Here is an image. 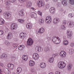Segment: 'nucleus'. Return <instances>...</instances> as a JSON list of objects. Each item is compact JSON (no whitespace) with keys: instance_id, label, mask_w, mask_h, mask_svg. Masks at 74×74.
<instances>
[{"instance_id":"18","label":"nucleus","mask_w":74,"mask_h":74,"mask_svg":"<svg viewBox=\"0 0 74 74\" xmlns=\"http://www.w3.org/2000/svg\"><path fill=\"white\" fill-rule=\"evenodd\" d=\"M7 58V54L4 53L1 55L0 56V58L1 59H6Z\"/></svg>"},{"instance_id":"7","label":"nucleus","mask_w":74,"mask_h":74,"mask_svg":"<svg viewBox=\"0 0 74 74\" xmlns=\"http://www.w3.org/2000/svg\"><path fill=\"white\" fill-rule=\"evenodd\" d=\"M35 51L37 52H40L42 51V48L40 46H36L35 47Z\"/></svg>"},{"instance_id":"34","label":"nucleus","mask_w":74,"mask_h":74,"mask_svg":"<svg viewBox=\"0 0 74 74\" xmlns=\"http://www.w3.org/2000/svg\"><path fill=\"white\" fill-rule=\"evenodd\" d=\"M69 44V41H68L65 40L63 41V44L64 45H67Z\"/></svg>"},{"instance_id":"16","label":"nucleus","mask_w":74,"mask_h":74,"mask_svg":"<svg viewBox=\"0 0 74 74\" xmlns=\"http://www.w3.org/2000/svg\"><path fill=\"white\" fill-rule=\"evenodd\" d=\"M12 38V34L11 33H9L7 36V39H8V40H10Z\"/></svg>"},{"instance_id":"63","label":"nucleus","mask_w":74,"mask_h":74,"mask_svg":"<svg viewBox=\"0 0 74 74\" xmlns=\"http://www.w3.org/2000/svg\"><path fill=\"white\" fill-rule=\"evenodd\" d=\"M56 55V56H57V54H54V55Z\"/></svg>"},{"instance_id":"56","label":"nucleus","mask_w":74,"mask_h":74,"mask_svg":"<svg viewBox=\"0 0 74 74\" xmlns=\"http://www.w3.org/2000/svg\"><path fill=\"white\" fill-rule=\"evenodd\" d=\"M3 66H4V65L3 63H0V66H1V67H3Z\"/></svg>"},{"instance_id":"17","label":"nucleus","mask_w":74,"mask_h":74,"mask_svg":"<svg viewBox=\"0 0 74 74\" xmlns=\"http://www.w3.org/2000/svg\"><path fill=\"white\" fill-rule=\"evenodd\" d=\"M50 12L51 14H54L55 12V8L51 7L50 9Z\"/></svg>"},{"instance_id":"32","label":"nucleus","mask_w":74,"mask_h":74,"mask_svg":"<svg viewBox=\"0 0 74 74\" xmlns=\"http://www.w3.org/2000/svg\"><path fill=\"white\" fill-rule=\"evenodd\" d=\"M5 73L6 74H10L11 72L8 71V69H6L4 71Z\"/></svg>"},{"instance_id":"25","label":"nucleus","mask_w":74,"mask_h":74,"mask_svg":"<svg viewBox=\"0 0 74 74\" xmlns=\"http://www.w3.org/2000/svg\"><path fill=\"white\" fill-rule=\"evenodd\" d=\"M25 48V46L24 45H21L18 47V49L20 51H22Z\"/></svg>"},{"instance_id":"37","label":"nucleus","mask_w":74,"mask_h":74,"mask_svg":"<svg viewBox=\"0 0 74 74\" xmlns=\"http://www.w3.org/2000/svg\"><path fill=\"white\" fill-rule=\"evenodd\" d=\"M74 52V49H70L69 50V53L70 54H73V53Z\"/></svg>"},{"instance_id":"47","label":"nucleus","mask_w":74,"mask_h":74,"mask_svg":"<svg viewBox=\"0 0 74 74\" xmlns=\"http://www.w3.org/2000/svg\"><path fill=\"white\" fill-rule=\"evenodd\" d=\"M13 47H14V48H16V47H17V44L16 43H14L13 44Z\"/></svg>"},{"instance_id":"60","label":"nucleus","mask_w":74,"mask_h":74,"mask_svg":"<svg viewBox=\"0 0 74 74\" xmlns=\"http://www.w3.org/2000/svg\"><path fill=\"white\" fill-rule=\"evenodd\" d=\"M12 2H15L16 1V0H12Z\"/></svg>"},{"instance_id":"59","label":"nucleus","mask_w":74,"mask_h":74,"mask_svg":"<svg viewBox=\"0 0 74 74\" xmlns=\"http://www.w3.org/2000/svg\"><path fill=\"white\" fill-rule=\"evenodd\" d=\"M2 11H2V10L0 9V13H1V12H2Z\"/></svg>"},{"instance_id":"30","label":"nucleus","mask_w":74,"mask_h":74,"mask_svg":"<svg viewBox=\"0 0 74 74\" xmlns=\"http://www.w3.org/2000/svg\"><path fill=\"white\" fill-rule=\"evenodd\" d=\"M50 51V49H49V47H45L44 48V51L45 52H49Z\"/></svg>"},{"instance_id":"53","label":"nucleus","mask_w":74,"mask_h":74,"mask_svg":"<svg viewBox=\"0 0 74 74\" xmlns=\"http://www.w3.org/2000/svg\"><path fill=\"white\" fill-rule=\"evenodd\" d=\"M46 8H47V9L49 8V4H47L46 5Z\"/></svg>"},{"instance_id":"48","label":"nucleus","mask_w":74,"mask_h":74,"mask_svg":"<svg viewBox=\"0 0 74 74\" xmlns=\"http://www.w3.org/2000/svg\"><path fill=\"white\" fill-rule=\"evenodd\" d=\"M74 16V15L71 14H69V18H72Z\"/></svg>"},{"instance_id":"12","label":"nucleus","mask_w":74,"mask_h":74,"mask_svg":"<svg viewBox=\"0 0 74 74\" xmlns=\"http://www.w3.org/2000/svg\"><path fill=\"white\" fill-rule=\"evenodd\" d=\"M11 27L12 30H15L17 28V25L16 24L13 23L11 25Z\"/></svg>"},{"instance_id":"24","label":"nucleus","mask_w":74,"mask_h":74,"mask_svg":"<svg viewBox=\"0 0 74 74\" xmlns=\"http://www.w3.org/2000/svg\"><path fill=\"white\" fill-rule=\"evenodd\" d=\"M62 3L64 6H66L67 5V2L66 0H63L62 1Z\"/></svg>"},{"instance_id":"38","label":"nucleus","mask_w":74,"mask_h":74,"mask_svg":"<svg viewBox=\"0 0 74 74\" xmlns=\"http://www.w3.org/2000/svg\"><path fill=\"white\" fill-rule=\"evenodd\" d=\"M60 28L61 29H62V30H66V27H65L64 25H61Z\"/></svg>"},{"instance_id":"4","label":"nucleus","mask_w":74,"mask_h":74,"mask_svg":"<svg viewBox=\"0 0 74 74\" xmlns=\"http://www.w3.org/2000/svg\"><path fill=\"white\" fill-rule=\"evenodd\" d=\"M37 4H38L39 7H42V6H44L45 5V3L42 1H38Z\"/></svg>"},{"instance_id":"26","label":"nucleus","mask_w":74,"mask_h":74,"mask_svg":"<svg viewBox=\"0 0 74 74\" xmlns=\"http://www.w3.org/2000/svg\"><path fill=\"white\" fill-rule=\"evenodd\" d=\"M34 62L32 60H31L29 61V66H31V67H32V66H33L34 65Z\"/></svg>"},{"instance_id":"46","label":"nucleus","mask_w":74,"mask_h":74,"mask_svg":"<svg viewBox=\"0 0 74 74\" xmlns=\"http://www.w3.org/2000/svg\"><path fill=\"white\" fill-rule=\"evenodd\" d=\"M70 45L71 47H73L74 46V43L73 42H71L70 44Z\"/></svg>"},{"instance_id":"44","label":"nucleus","mask_w":74,"mask_h":74,"mask_svg":"<svg viewBox=\"0 0 74 74\" xmlns=\"http://www.w3.org/2000/svg\"><path fill=\"white\" fill-rule=\"evenodd\" d=\"M11 4V1H8L6 2V4L8 5H10V4Z\"/></svg>"},{"instance_id":"29","label":"nucleus","mask_w":74,"mask_h":74,"mask_svg":"<svg viewBox=\"0 0 74 74\" xmlns=\"http://www.w3.org/2000/svg\"><path fill=\"white\" fill-rule=\"evenodd\" d=\"M26 26L27 29H31L32 27V25L30 23H28L27 24Z\"/></svg>"},{"instance_id":"42","label":"nucleus","mask_w":74,"mask_h":74,"mask_svg":"<svg viewBox=\"0 0 74 74\" xmlns=\"http://www.w3.org/2000/svg\"><path fill=\"white\" fill-rule=\"evenodd\" d=\"M62 23L63 25H66L67 23V21L66 20H64L62 21Z\"/></svg>"},{"instance_id":"11","label":"nucleus","mask_w":74,"mask_h":74,"mask_svg":"<svg viewBox=\"0 0 74 74\" xmlns=\"http://www.w3.org/2000/svg\"><path fill=\"white\" fill-rule=\"evenodd\" d=\"M7 66L10 70H12L14 69V65L12 64H9L7 65Z\"/></svg>"},{"instance_id":"39","label":"nucleus","mask_w":74,"mask_h":74,"mask_svg":"<svg viewBox=\"0 0 74 74\" xmlns=\"http://www.w3.org/2000/svg\"><path fill=\"white\" fill-rule=\"evenodd\" d=\"M18 21L19 23H23V22H24V20L22 19H18Z\"/></svg>"},{"instance_id":"31","label":"nucleus","mask_w":74,"mask_h":74,"mask_svg":"<svg viewBox=\"0 0 74 74\" xmlns=\"http://www.w3.org/2000/svg\"><path fill=\"white\" fill-rule=\"evenodd\" d=\"M44 22V20L42 19H40L39 20V23L40 25H42Z\"/></svg>"},{"instance_id":"35","label":"nucleus","mask_w":74,"mask_h":74,"mask_svg":"<svg viewBox=\"0 0 74 74\" xmlns=\"http://www.w3.org/2000/svg\"><path fill=\"white\" fill-rule=\"evenodd\" d=\"M71 67H72V65L70 64H69L67 67L68 70H70L71 69Z\"/></svg>"},{"instance_id":"15","label":"nucleus","mask_w":74,"mask_h":74,"mask_svg":"<svg viewBox=\"0 0 74 74\" xmlns=\"http://www.w3.org/2000/svg\"><path fill=\"white\" fill-rule=\"evenodd\" d=\"M30 16L32 18H37V14L34 12H31L30 14Z\"/></svg>"},{"instance_id":"45","label":"nucleus","mask_w":74,"mask_h":74,"mask_svg":"<svg viewBox=\"0 0 74 74\" xmlns=\"http://www.w3.org/2000/svg\"><path fill=\"white\" fill-rule=\"evenodd\" d=\"M37 13L40 16H42V12H41L40 11H39L37 12Z\"/></svg>"},{"instance_id":"55","label":"nucleus","mask_w":74,"mask_h":74,"mask_svg":"<svg viewBox=\"0 0 74 74\" xmlns=\"http://www.w3.org/2000/svg\"><path fill=\"white\" fill-rule=\"evenodd\" d=\"M47 39L48 41H49L51 40V38L50 37H48L47 38Z\"/></svg>"},{"instance_id":"50","label":"nucleus","mask_w":74,"mask_h":74,"mask_svg":"<svg viewBox=\"0 0 74 74\" xmlns=\"http://www.w3.org/2000/svg\"><path fill=\"white\" fill-rule=\"evenodd\" d=\"M4 33V32H3V31H0V36L3 35Z\"/></svg>"},{"instance_id":"21","label":"nucleus","mask_w":74,"mask_h":74,"mask_svg":"<svg viewBox=\"0 0 74 74\" xmlns=\"http://www.w3.org/2000/svg\"><path fill=\"white\" fill-rule=\"evenodd\" d=\"M67 25L69 27H73V26H74V23L72 22H69L68 23Z\"/></svg>"},{"instance_id":"52","label":"nucleus","mask_w":74,"mask_h":74,"mask_svg":"<svg viewBox=\"0 0 74 74\" xmlns=\"http://www.w3.org/2000/svg\"><path fill=\"white\" fill-rule=\"evenodd\" d=\"M18 1L20 2V3H23L25 0H18Z\"/></svg>"},{"instance_id":"10","label":"nucleus","mask_w":74,"mask_h":74,"mask_svg":"<svg viewBox=\"0 0 74 74\" xmlns=\"http://www.w3.org/2000/svg\"><path fill=\"white\" fill-rule=\"evenodd\" d=\"M33 41L32 39L29 38L28 39L27 42V45H32L33 44Z\"/></svg>"},{"instance_id":"64","label":"nucleus","mask_w":74,"mask_h":74,"mask_svg":"<svg viewBox=\"0 0 74 74\" xmlns=\"http://www.w3.org/2000/svg\"><path fill=\"white\" fill-rule=\"evenodd\" d=\"M46 1H48V0H46Z\"/></svg>"},{"instance_id":"54","label":"nucleus","mask_w":74,"mask_h":74,"mask_svg":"<svg viewBox=\"0 0 74 74\" xmlns=\"http://www.w3.org/2000/svg\"><path fill=\"white\" fill-rule=\"evenodd\" d=\"M60 73L59 71H56V72L55 74H60Z\"/></svg>"},{"instance_id":"51","label":"nucleus","mask_w":74,"mask_h":74,"mask_svg":"<svg viewBox=\"0 0 74 74\" xmlns=\"http://www.w3.org/2000/svg\"><path fill=\"white\" fill-rule=\"evenodd\" d=\"M5 30V33H7L8 32V29L7 28H6Z\"/></svg>"},{"instance_id":"28","label":"nucleus","mask_w":74,"mask_h":74,"mask_svg":"<svg viewBox=\"0 0 74 74\" xmlns=\"http://www.w3.org/2000/svg\"><path fill=\"white\" fill-rule=\"evenodd\" d=\"M22 58L23 60L27 61V59H28V57L27 56L24 55L23 56Z\"/></svg>"},{"instance_id":"33","label":"nucleus","mask_w":74,"mask_h":74,"mask_svg":"<svg viewBox=\"0 0 74 74\" xmlns=\"http://www.w3.org/2000/svg\"><path fill=\"white\" fill-rule=\"evenodd\" d=\"M54 61V59H53V58L51 57L49 58V62L50 63H52V62H53Z\"/></svg>"},{"instance_id":"57","label":"nucleus","mask_w":74,"mask_h":74,"mask_svg":"<svg viewBox=\"0 0 74 74\" xmlns=\"http://www.w3.org/2000/svg\"><path fill=\"white\" fill-rule=\"evenodd\" d=\"M31 9H32V10H33V11L35 10V9L34 8H31Z\"/></svg>"},{"instance_id":"43","label":"nucleus","mask_w":74,"mask_h":74,"mask_svg":"<svg viewBox=\"0 0 74 74\" xmlns=\"http://www.w3.org/2000/svg\"><path fill=\"white\" fill-rule=\"evenodd\" d=\"M56 5L58 7H60L61 6V3L59 2H58L57 3Z\"/></svg>"},{"instance_id":"22","label":"nucleus","mask_w":74,"mask_h":74,"mask_svg":"<svg viewBox=\"0 0 74 74\" xmlns=\"http://www.w3.org/2000/svg\"><path fill=\"white\" fill-rule=\"evenodd\" d=\"M5 23V20L3 18L0 19V25H4Z\"/></svg>"},{"instance_id":"1","label":"nucleus","mask_w":74,"mask_h":74,"mask_svg":"<svg viewBox=\"0 0 74 74\" xmlns=\"http://www.w3.org/2000/svg\"><path fill=\"white\" fill-rule=\"evenodd\" d=\"M53 42L56 44H59L60 42V39L58 37H53L52 38Z\"/></svg>"},{"instance_id":"61","label":"nucleus","mask_w":74,"mask_h":74,"mask_svg":"<svg viewBox=\"0 0 74 74\" xmlns=\"http://www.w3.org/2000/svg\"><path fill=\"white\" fill-rule=\"evenodd\" d=\"M71 74H74V72H72Z\"/></svg>"},{"instance_id":"14","label":"nucleus","mask_w":74,"mask_h":74,"mask_svg":"<svg viewBox=\"0 0 74 74\" xmlns=\"http://www.w3.org/2000/svg\"><path fill=\"white\" fill-rule=\"evenodd\" d=\"M67 34L68 37L70 38V37H71L72 36V35H73V32L71 30H68L67 31Z\"/></svg>"},{"instance_id":"20","label":"nucleus","mask_w":74,"mask_h":74,"mask_svg":"<svg viewBox=\"0 0 74 74\" xmlns=\"http://www.w3.org/2000/svg\"><path fill=\"white\" fill-rule=\"evenodd\" d=\"M40 67L42 69H44L46 66V64L44 62H42L40 64Z\"/></svg>"},{"instance_id":"40","label":"nucleus","mask_w":74,"mask_h":74,"mask_svg":"<svg viewBox=\"0 0 74 74\" xmlns=\"http://www.w3.org/2000/svg\"><path fill=\"white\" fill-rule=\"evenodd\" d=\"M5 43L6 45H9L10 44V43L7 40H5Z\"/></svg>"},{"instance_id":"62","label":"nucleus","mask_w":74,"mask_h":74,"mask_svg":"<svg viewBox=\"0 0 74 74\" xmlns=\"http://www.w3.org/2000/svg\"><path fill=\"white\" fill-rule=\"evenodd\" d=\"M12 74H15V73H13Z\"/></svg>"},{"instance_id":"27","label":"nucleus","mask_w":74,"mask_h":74,"mask_svg":"<svg viewBox=\"0 0 74 74\" xmlns=\"http://www.w3.org/2000/svg\"><path fill=\"white\" fill-rule=\"evenodd\" d=\"M17 74H19V73H21V71H22V68L20 67L18 68L17 69Z\"/></svg>"},{"instance_id":"36","label":"nucleus","mask_w":74,"mask_h":74,"mask_svg":"<svg viewBox=\"0 0 74 74\" xmlns=\"http://www.w3.org/2000/svg\"><path fill=\"white\" fill-rule=\"evenodd\" d=\"M31 5H32V2H29L27 3L26 5L27 7H30Z\"/></svg>"},{"instance_id":"2","label":"nucleus","mask_w":74,"mask_h":74,"mask_svg":"<svg viewBox=\"0 0 74 74\" xmlns=\"http://www.w3.org/2000/svg\"><path fill=\"white\" fill-rule=\"evenodd\" d=\"M58 66L60 69H64L66 67V63L64 62H60L58 63Z\"/></svg>"},{"instance_id":"49","label":"nucleus","mask_w":74,"mask_h":74,"mask_svg":"<svg viewBox=\"0 0 74 74\" xmlns=\"http://www.w3.org/2000/svg\"><path fill=\"white\" fill-rule=\"evenodd\" d=\"M34 69V68H32L31 70V71L32 73H33L35 71Z\"/></svg>"},{"instance_id":"23","label":"nucleus","mask_w":74,"mask_h":74,"mask_svg":"<svg viewBox=\"0 0 74 74\" xmlns=\"http://www.w3.org/2000/svg\"><path fill=\"white\" fill-rule=\"evenodd\" d=\"M26 33L21 32L20 34V36L21 38H25L26 37Z\"/></svg>"},{"instance_id":"5","label":"nucleus","mask_w":74,"mask_h":74,"mask_svg":"<svg viewBox=\"0 0 74 74\" xmlns=\"http://www.w3.org/2000/svg\"><path fill=\"white\" fill-rule=\"evenodd\" d=\"M60 55L62 58H66L67 55V53L64 51H62L60 53Z\"/></svg>"},{"instance_id":"58","label":"nucleus","mask_w":74,"mask_h":74,"mask_svg":"<svg viewBox=\"0 0 74 74\" xmlns=\"http://www.w3.org/2000/svg\"><path fill=\"white\" fill-rule=\"evenodd\" d=\"M52 1L54 2H56V1L57 2V1H58V0H52Z\"/></svg>"},{"instance_id":"9","label":"nucleus","mask_w":74,"mask_h":74,"mask_svg":"<svg viewBox=\"0 0 74 74\" xmlns=\"http://www.w3.org/2000/svg\"><path fill=\"white\" fill-rule=\"evenodd\" d=\"M3 15L6 19H9L10 18L11 15L8 12H5L3 13Z\"/></svg>"},{"instance_id":"6","label":"nucleus","mask_w":74,"mask_h":74,"mask_svg":"<svg viewBox=\"0 0 74 74\" xmlns=\"http://www.w3.org/2000/svg\"><path fill=\"white\" fill-rule=\"evenodd\" d=\"M33 58L35 60H38L39 58V55L36 53H34L33 55Z\"/></svg>"},{"instance_id":"13","label":"nucleus","mask_w":74,"mask_h":74,"mask_svg":"<svg viewBox=\"0 0 74 74\" xmlns=\"http://www.w3.org/2000/svg\"><path fill=\"white\" fill-rule=\"evenodd\" d=\"M53 22L54 24H56L60 22V19L58 18H55L53 19Z\"/></svg>"},{"instance_id":"3","label":"nucleus","mask_w":74,"mask_h":74,"mask_svg":"<svg viewBox=\"0 0 74 74\" xmlns=\"http://www.w3.org/2000/svg\"><path fill=\"white\" fill-rule=\"evenodd\" d=\"M45 22L47 24H50L52 22V18L51 16L46 17L45 19Z\"/></svg>"},{"instance_id":"19","label":"nucleus","mask_w":74,"mask_h":74,"mask_svg":"<svg viewBox=\"0 0 74 74\" xmlns=\"http://www.w3.org/2000/svg\"><path fill=\"white\" fill-rule=\"evenodd\" d=\"M24 10L23 9L19 12V14L20 16H23L24 15Z\"/></svg>"},{"instance_id":"8","label":"nucleus","mask_w":74,"mask_h":74,"mask_svg":"<svg viewBox=\"0 0 74 74\" xmlns=\"http://www.w3.org/2000/svg\"><path fill=\"white\" fill-rule=\"evenodd\" d=\"M45 32V29L43 28H41L39 29L38 31L36 32V33L38 34H40V33H43Z\"/></svg>"},{"instance_id":"41","label":"nucleus","mask_w":74,"mask_h":74,"mask_svg":"<svg viewBox=\"0 0 74 74\" xmlns=\"http://www.w3.org/2000/svg\"><path fill=\"white\" fill-rule=\"evenodd\" d=\"M69 3L73 5L74 4V0H69Z\"/></svg>"}]
</instances>
